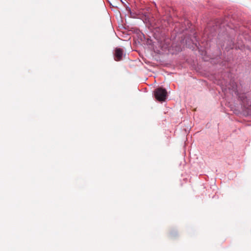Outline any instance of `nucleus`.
<instances>
[{
	"mask_svg": "<svg viewBox=\"0 0 251 251\" xmlns=\"http://www.w3.org/2000/svg\"><path fill=\"white\" fill-rule=\"evenodd\" d=\"M154 96L158 100L164 101L167 97V91L162 88H158L154 91Z\"/></svg>",
	"mask_w": 251,
	"mask_h": 251,
	"instance_id": "obj_1",
	"label": "nucleus"
},
{
	"mask_svg": "<svg viewBox=\"0 0 251 251\" xmlns=\"http://www.w3.org/2000/svg\"><path fill=\"white\" fill-rule=\"evenodd\" d=\"M123 50L120 48H117L115 50V59L116 61L120 60L123 56Z\"/></svg>",
	"mask_w": 251,
	"mask_h": 251,
	"instance_id": "obj_2",
	"label": "nucleus"
}]
</instances>
